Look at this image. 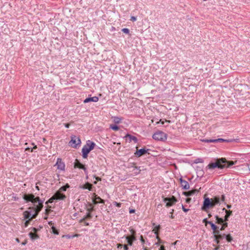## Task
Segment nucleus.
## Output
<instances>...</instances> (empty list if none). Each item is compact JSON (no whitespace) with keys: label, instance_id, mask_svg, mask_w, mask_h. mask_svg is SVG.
<instances>
[{"label":"nucleus","instance_id":"19","mask_svg":"<svg viewBox=\"0 0 250 250\" xmlns=\"http://www.w3.org/2000/svg\"><path fill=\"white\" fill-rule=\"evenodd\" d=\"M214 206L216 205L219 204L220 202V199L218 196H215L213 198H211Z\"/></svg>","mask_w":250,"mask_h":250},{"label":"nucleus","instance_id":"33","mask_svg":"<svg viewBox=\"0 0 250 250\" xmlns=\"http://www.w3.org/2000/svg\"><path fill=\"white\" fill-rule=\"evenodd\" d=\"M225 237L229 242H230L232 240V238L230 234L225 235Z\"/></svg>","mask_w":250,"mask_h":250},{"label":"nucleus","instance_id":"6","mask_svg":"<svg viewBox=\"0 0 250 250\" xmlns=\"http://www.w3.org/2000/svg\"><path fill=\"white\" fill-rule=\"evenodd\" d=\"M214 207V205L213 204L211 199L209 198H205L203 206L202 207V210L207 211L208 209L209 208H212Z\"/></svg>","mask_w":250,"mask_h":250},{"label":"nucleus","instance_id":"61","mask_svg":"<svg viewBox=\"0 0 250 250\" xmlns=\"http://www.w3.org/2000/svg\"><path fill=\"white\" fill-rule=\"evenodd\" d=\"M170 217L171 219H173L174 218V216L173 215V214H171V215L170 216Z\"/></svg>","mask_w":250,"mask_h":250},{"label":"nucleus","instance_id":"37","mask_svg":"<svg viewBox=\"0 0 250 250\" xmlns=\"http://www.w3.org/2000/svg\"><path fill=\"white\" fill-rule=\"evenodd\" d=\"M213 233L214 234V238L216 236L220 234V231L218 230V229H215V230H213Z\"/></svg>","mask_w":250,"mask_h":250},{"label":"nucleus","instance_id":"42","mask_svg":"<svg viewBox=\"0 0 250 250\" xmlns=\"http://www.w3.org/2000/svg\"><path fill=\"white\" fill-rule=\"evenodd\" d=\"M32 220V218H30L29 220H26L24 223V227H27L29 224L30 223V221Z\"/></svg>","mask_w":250,"mask_h":250},{"label":"nucleus","instance_id":"57","mask_svg":"<svg viewBox=\"0 0 250 250\" xmlns=\"http://www.w3.org/2000/svg\"><path fill=\"white\" fill-rule=\"evenodd\" d=\"M190 200H191V199H190V198H187V199H186V202H187V203H189V202L190 201Z\"/></svg>","mask_w":250,"mask_h":250},{"label":"nucleus","instance_id":"28","mask_svg":"<svg viewBox=\"0 0 250 250\" xmlns=\"http://www.w3.org/2000/svg\"><path fill=\"white\" fill-rule=\"evenodd\" d=\"M140 171L141 170L139 168H138L137 167H134L132 170V172L136 175L139 174Z\"/></svg>","mask_w":250,"mask_h":250},{"label":"nucleus","instance_id":"63","mask_svg":"<svg viewBox=\"0 0 250 250\" xmlns=\"http://www.w3.org/2000/svg\"><path fill=\"white\" fill-rule=\"evenodd\" d=\"M30 149V148L29 147H27L25 148V151H28V150H29Z\"/></svg>","mask_w":250,"mask_h":250},{"label":"nucleus","instance_id":"36","mask_svg":"<svg viewBox=\"0 0 250 250\" xmlns=\"http://www.w3.org/2000/svg\"><path fill=\"white\" fill-rule=\"evenodd\" d=\"M222 226L221 228H220V230H224L227 227H228V223L225 222L222 224Z\"/></svg>","mask_w":250,"mask_h":250},{"label":"nucleus","instance_id":"21","mask_svg":"<svg viewBox=\"0 0 250 250\" xmlns=\"http://www.w3.org/2000/svg\"><path fill=\"white\" fill-rule=\"evenodd\" d=\"M223 210H225L226 211V214L225 216V221H228V218H229V217L232 214V211H230V210H226L225 208H224L223 209Z\"/></svg>","mask_w":250,"mask_h":250},{"label":"nucleus","instance_id":"15","mask_svg":"<svg viewBox=\"0 0 250 250\" xmlns=\"http://www.w3.org/2000/svg\"><path fill=\"white\" fill-rule=\"evenodd\" d=\"M227 141V140H225L222 138H219L218 139H207V140H203V142H206V143H216V142H225Z\"/></svg>","mask_w":250,"mask_h":250},{"label":"nucleus","instance_id":"29","mask_svg":"<svg viewBox=\"0 0 250 250\" xmlns=\"http://www.w3.org/2000/svg\"><path fill=\"white\" fill-rule=\"evenodd\" d=\"M94 210V207L91 204H89L88 207L87 208V211L88 212H91Z\"/></svg>","mask_w":250,"mask_h":250},{"label":"nucleus","instance_id":"12","mask_svg":"<svg viewBox=\"0 0 250 250\" xmlns=\"http://www.w3.org/2000/svg\"><path fill=\"white\" fill-rule=\"evenodd\" d=\"M148 150V149L146 150L145 148H142L139 150H137L135 153V155L136 157H140L146 153Z\"/></svg>","mask_w":250,"mask_h":250},{"label":"nucleus","instance_id":"8","mask_svg":"<svg viewBox=\"0 0 250 250\" xmlns=\"http://www.w3.org/2000/svg\"><path fill=\"white\" fill-rule=\"evenodd\" d=\"M81 143V141L80 138L76 136H73L71 137V139L69 142V145L74 148H76Z\"/></svg>","mask_w":250,"mask_h":250},{"label":"nucleus","instance_id":"38","mask_svg":"<svg viewBox=\"0 0 250 250\" xmlns=\"http://www.w3.org/2000/svg\"><path fill=\"white\" fill-rule=\"evenodd\" d=\"M130 233H131V236H134V237H136L135 236V235H136V231L134 229H131L129 230Z\"/></svg>","mask_w":250,"mask_h":250},{"label":"nucleus","instance_id":"11","mask_svg":"<svg viewBox=\"0 0 250 250\" xmlns=\"http://www.w3.org/2000/svg\"><path fill=\"white\" fill-rule=\"evenodd\" d=\"M74 167L75 168L78 167L80 169H83L84 171L85 174L86 175L87 174V170L86 168L85 167L84 165H83L82 164H81L80 162V161L77 159H76L75 162L74 163Z\"/></svg>","mask_w":250,"mask_h":250},{"label":"nucleus","instance_id":"17","mask_svg":"<svg viewBox=\"0 0 250 250\" xmlns=\"http://www.w3.org/2000/svg\"><path fill=\"white\" fill-rule=\"evenodd\" d=\"M125 238L127 240L128 245L129 246H132L133 242L136 240V237L134 236H126Z\"/></svg>","mask_w":250,"mask_h":250},{"label":"nucleus","instance_id":"52","mask_svg":"<svg viewBox=\"0 0 250 250\" xmlns=\"http://www.w3.org/2000/svg\"><path fill=\"white\" fill-rule=\"evenodd\" d=\"M64 126H65V127L66 128H69V126H70V124L69 123H67V124H64Z\"/></svg>","mask_w":250,"mask_h":250},{"label":"nucleus","instance_id":"27","mask_svg":"<svg viewBox=\"0 0 250 250\" xmlns=\"http://www.w3.org/2000/svg\"><path fill=\"white\" fill-rule=\"evenodd\" d=\"M69 187V186L68 185V184H66V185L64 186H62V187L59 190H58L60 192H62V191H66L67 188H68Z\"/></svg>","mask_w":250,"mask_h":250},{"label":"nucleus","instance_id":"43","mask_svg":"<svg viewBox=\"0 0 250 250\" xmlns=\"http://www.w3.org/2000/svg\"><path fill=\"white\" fill-rule=\"evenodd\" d=\"M113 205L116 206V207H117L118 208H120V207H121V206L122 205V204L120 203H117V202H113Z\"/></svg>","mask_w":250,"mask_h":250},{"label":"nucleus","instance_id":"45","mask_svg":"<svg viewBox=\"0 0 250 250\" xmlns=\"http://www.w3.org/2000/svg\"><path fill=\"white\" fill-rule=\"evenodd\" d=\"M51 209H48V208L46 209H45V214H46L47 216H48V214H49V213L51 212Z\"/></svg>","mask_w":250,"mask_h":250},{"label":"nucleus","instance_id":"5","mask_svg":"<svg viewBox=\"0 0 250 250\" xmlns=\"http://www.w3.org/2000/svg\"><path fill=\"white\" fill-rule=\"evenodd\" d=\"M152 138L157 141H165L167 138L166 134L161 131L155 132L153 135Z\"/></svg>","mask_w":250,"mask_h":250},{"label":"nucleus","instance_id":"34","mask_svg":"<svg viewBox=\"0 0 250 250\" xmlns=\"http://www.w3.org/2000/svg\"><path fill=\"white\" fill-rule=\"evenodd\" d=\"M110 128H111L112 129L115 131L118 130L119 129V127L115 125H110Z\"/></svg>","mask_w":250,"mask_h":250},{"label":"nucleus","instance_id":"16","mask_svg":"<svg viewBox=\"0 0 250 250\" xmlns=\"http://www.w3.org/2000/svg\"><path fill=\"white\" fill-rule=\"evenodd\" d=\"M98 100H99L98 97H97L96 96H94V97H89V98H86L83 101V103H88V102H97L98 101Z\"/></svg>","mask_w":250,"mask_h":250},{"label":"nucleus","instance_id":"59","mask_svg":"<svg viewBox=\"0 0 250 250\" xmlns=\"http://www.w3.org/2000/svg\"><path fill=\"white\" fill-rule=\"evenodd\" d=\"M32 229L35 232H36L38 230L37 229H36L35 228H33Z\"/></svg>","mask_w":250,"mask_h":250},{"label":"nucleus","instance_id":"46","mask_svg":"<svg viewBox=\"0 0 250 250\" xmlns=\"http://www.w3.org/2000/svg\"><path fill=\"white\" fill-rule=\"evenodd\" d=\"M182 209L183 210V211L184 212H187V211H188L189 210V209L186 208L183 205H182Z\"/></svg>","mask_w":250,"mask_h":250},{"label":"nucleus","instance_id":"35","mask_svg":"<svg viewBox=\"0 0 250 250\" xmlns=\"http://www.w3.org/2000/svg\"><path fill=\"white\" fill-rule=\"evenodd\" d=\"M51 229H52V232L54 234H57V235L59 234V231L55 228V227L52 226Z\"/></svg>","mask_w":250,"mask_h":250},{"label":"nucleus","instance_id":"41","mask_svg":"<svg viewBox=\"0 0 250 250\" xmlns=\"http://www.w3.org/2000/svg\"><path fill=\"white\" fill-rule=\"evenodd\" d=\"M123 32L125 34H129V30L128 28H123L122 29Z\"/></svg>","mask_w":250,"mask_h":250},{"label":"nucleus","instance_id":"1","mask_svg":"<svg viewBox=\"0 0 250 250\" xmlns=\"http://www.w3.org/2000/svg\"><path fill=\"white\" fill-rule=\"evenodd\" d=\"M23 198L27 202H31L33 204L35 210V214L31 217L32 219L35 218L40 211L43 208V202L40 199L39 197H35L33 194H25Z\"/></svg>","mask_w":250,"mask_h":250},{"label":"nucleus","instance_id":"14","mask_svg":"<svg viewBox=\"0 0 250 250\" xmlns=\"http://www.w3.org/2000/svg\"><path fill=\"white\" fill-rule=\"evenodd\" d=\"M92 185L88 182H87L84 185L80 186V188L83 189H88L89 190H92Z\"/></svg>","mask_w":250,"mask_h":250},{"label":"nucleus","instance_id":"44","mask_svg":"<svg viewBox=\"0 0 250 250\" xmlns=\"http://www.w3.org/2000/svg\"><path fill=\"white\" fill-rule=\"evenodd\" d=\"M209 222L210 221L207 220V218H205L203 220V223H205L206 226H207V224H209Z\"/></svg>","mask_w":250,"mask_h":250},{"label":"nucleus","instance_id":"7","mask_svg":"<svg viewBox=\"0 0 250 250\" xmlns=\"http://www.w3.org/2000/svg\"><path fill=\"white\" fill-rule=\"evenodd\" d=\"M214 207V205L213 204L211 199L209 198H205L203 206L202 207V210L207 211L208 209L209 208H212Z\"/></svg>","mask_w":250,"mask_h":250},{"label":"nucleus","instance_id":"18","mask_svg":"<svg viewBox=\"0 0 250 250\" xmlns=\"http://www.w3.org/2000/svg\"><path fill=\"white\" fill-rule=\"evenodd\" d=\"M225 234H219L217 236L214 238V242L216 243L217 244H218L220 242V240H222L225 237Z\"/></svg>","mask_w":250,"mask_h":250},{"label":"nucleus","instance_id":"4","mask_svg":"<svg viewBox=\"0 0 250 250\" xmlns=\"http://www.w3.org/2000/svg\"><path fill=\"white\" fill-rule=\"evenodd\" d=\"M66 198V196L64 194L62 193L61 192L58 191H57L55 194L50 198L47 202L46 203H52L54 200H63Z\"/></svg>","mask_w":250,"mask_h":250},{"label":"nucleus","instance_id":"23","mask_svg":"<svg viewBox=\"0 0 250 250\" xmlns=\"http://www.w3.org/2000/svg\"><path fill=\"white\" fill-rule=\"evenodd\" d=\"M125 137L127 138H128L129 139L130 141H133L135 143L137 142V141H138L137 138L134 136H132L130 134H127L125 136Z\"/></svg>","mask_w":250,"mask_h":250},{"label":"nucleus","instance_id":"55","mask_svg":"<svg viewBox=\"0 0 250 250\" xmlns=\"http://www.w3.org/2000/svg\"><path fill=\"white\" fill-rule=\"evenodd\" d=\"M160 250H165V247L164 246H161Z\"/></svg>","mask_w":250,"mask_h":250},{"label":"nucleus","instance_id":"49","mask_svg":"<svg viewBox=\"0 0 250 250\" xmlns=\"http://www.w3.org/2000/svg\"><path fill=\"white\" fill-rule=\"evenodd\" d=\"M140 240L143 244H144L145 243V240L144 239L142 235L141 236Z\"/></svg>","mask_w":250,"mask_h":250},{"label":"nucleus","instance_id":"13","mask_svg":"<svg viewBox=\"0 0 250 250\" xmlns=\"http://www.w3.org/2000/svg\"><path fill=\"white\" fill-rule=\"evenodd\" d=\"M180 183L181 187L183 188L185 190H187L189 189V185L188 183L186 181V180H183L182 178L180 179Z\"/></svg>","mask_w":250,"mask_h":250},{"label":"nucleus","instance_id":"60","mask_svg":"<svg viewBox=\"0 0 250 250\" xmlns=\"http://www.w3.org/2000/svg\"><path fill=\"white\" fill-rule=\"evenodd\" d=\"M134 211H135V210H134V209H131V210H130L129 211V212H130V213H134Z\"/></svg>","mask_w":250,"mask_h":250},{"label":"nucleus","instance_id":"24","mask_svg":"<svg viewBox=\"0 0 250 250\" xmlns=\"http://www.w3.org/2000/svg\"><path fill=\"white\" fill-rule=\"evenodd\" d=\"M216 218V223L218 224H222L224 222L225 220L223 218H219L218 216H215Z\"/></svg>","mask_w":250,"mask_h":250},{"label":"nucleus","instance_id":"39","mask_svg":"<svg viewBox=\"0 0 250 250\" xmlns=\"http://www.w3.org/2000/svg\"><path fill=\"white\" fill-rule=\"evenodd\" d=\"M95 199L99 201V202L100 203H103V204H104V201L101 199L100 197H95Z\"/></svg>","mask_w":250,"mask_h":250},{"label":"nucleus","instance_id":"22","mask_svg":"<svg viewBox=\"0 0 250 250\" xmlns=\"http://www.w3.org/2000/svg\"><path fill=\"white\" fill-rule=\"evenodd\" d=\"M160 229V226L158 225L157 226L155 229L153 230V231L154 232V233L158 235V230ZM157 239L158 240V241L160 243H162L161 240H160V238L158 237V236H157Z\"/></svg>","mask_w":250,"mask_h":250},{"label":"nucleus","instance_id":"56","mask_svg":"<svg viewBox=\"0 0 250 250\" xmlns=\"http://www.w3.org/2000/svg\"><path fill=\"white\" fill-rule=\"evenodd\" d=\"M37 148V146H34V147L32 148H31V152H32L33 151V149H36Z\"/></svg>","mask_w":250,"mask_h":250},{"label":"nucleus","instance_id":"50","mask_svg":"<svg viewBox=\"0 0 250 250\" xmlns=\"http://www.w3.org/2000/svg\"><path fill=\"white\" fill-rule=\"evenodd\" d=\"M124 250H128V248L127 245H125L124 246Z\"/></svg>","mask_w":250,"mask_h":250},{"label":"nucleus","instance_id":"26","mask_svg":"<svg viewBox=\"0 0 250 250\" xmlns=\"http://www.w3.org/2000/svg\"><path fill=\"white\" fill-rule=\"evenodd\" d=\"M29 236H30V238L32 239V240H35L36 239H37L39 238V236L38 234H35L32 232H30L29 234Z\"/></svg>","mask_w":250,"mask_h":250},{"label":"nucleus","instance_id":"62","mask_svg":"<svg viewBox=\"0 0 250 250\" xmlns=\"http://www.w3.org/2000/svg\"><path fill=\"white\" fill-rule=\"evenodd\" d=\"M173 212H174V209H172L171 210V212H170V213L171 214H173Z\"/></svg>","mask_w":250,"mask_h":250},{"label":"nucleus","instance_id":"31","mask_svg":"<svg viewBox=\"0 0 250 250\" xmlns=\"http://www.w3.org/2000/svg\"><path fill=\"white\" fill-rule=\"evenodd\" d=\"M236 163V161H235V162H233V161L227 162L226 161V164L227 163V166H226L225 167H229L232 166V165H233Z\"/></svg>","mask_w":250,"mask_h":250},{"label":"nucleus","instance_id":"40","mask_svg":"<svg viewBox=\"0 0 250 250\" xmlns=\"http://www.w3.org/2000/svg\"><path fill=\"white\" fill-rule=\"evenodd\" d=\"M92 217V215L91 214V212H88L86 216L83 218V220H84L85 219L88 218L90 219Z\"/></svg>","mask_w":250,"mask_h":250},{"label":"nucleus","instance_id":"9","mask_svg":"<svg viewBox=\"0 0 250 250\" xmlns=\"http://www.w3.org/2000/svg\"><path fill=\"white\" fill-rule=\"evenodd\" d=\"M177 201L176 198L172 196L171 198L166 197L164 199V202L166 203V207H169L172 206Z\"/></svg>","mask_w":250,"mask_h":250},{"label":"nucleus","instance_id":"3","mask_svg":"<svg viewBox=\"0 0 250 250\" xmlns=\"http://www.w3.org/2000/svg\"><path fill=\"white\" fill-rule=\"evenodd\" d=\"M226 160L225 158L217 159L215 162L209 163L208 167L209 169H214L215 168H223L226 167Z\"/></svg>","mask_w":250,"mask_h":250},{"label":"nucleus","instance_id":"53","mask_svg":"<svg viewBox=\"0 0 250 250\" xmlns=\"http://www.w3.org/2000/svg\"><path fill=\"white\" fill-rule=\"evenodd\" d=\"M94 177L97 180V181H101V179L98 177H96V176H94Z\"/></svg>","mask_w":250,"mask_h":250},{"label":"nucleus","instance_id":"51","mask_svg":"<svg viewBox=\"0 0 250 250\" xmlns=\"http://www.w3.org/2000/svg\"><path fill=\"white\" fill-rule=\"evenodd\" d=\"M225 197L224 195H222L221 196V201L224 202L225 201Z\"/></svg>","mask_w":250,"mask_h":250},{"label":"nucleus","instance_id":"30","mask_svg":"<svg viewBox=\"0 0 250 250\" xmlns=\"http://www.w3.org/2000/svg\"><path fill=\"white\" fill-rule=\"evenodd\" d=\"M113 118V122L115 124H119L121 122V119L118 117H114Z\"/></svg>","mask_w":250,"mask_h":250},{"label":"nucleus","instance_id":"54","mask_svg":"<svg viewBox=\"0 0 250 250\" xmlns=\"http://www.w3.org/2000/svg\"><path fill=\"white\" fill-rule=\"evenodd\" d=\"M123 247V245L122 244H118L117 245V248L119 249V248H121L122 247Z\"/></svg>","mask_w":250,"mask_h":250},{"label":"nucleus","instance_id":"20","mask_svg":"<svg viewBox=\"0 0 250 250\" xmlns=\"http://www.w3.org/2000/svg\"><path fill=\"white\" fill-rule=\"evenodd\" d=\"M198 191L197 189L189 190L188 191L184 192V194L187 196H191L197 193Z\"/></svg>","mask_w":250,"mask_h":250},{"label":"nucleus","instance_id":"58","mask_svg":"<svg viewBox=\"0 0 250 250\" xmlns=\"http://www.w3.org/2000/svg\"><path fill=\"white\" fill-rule=\"evenodd\" d=\"M48 224H49L50 226H52V225H53L54 224H53V223L52 221H50V222H49L48 223Z\"/></svg>","mask_w":250,"mask_h":250},{"label":"nucleus","instance_id":"47","mask_svg":"<svg viewBox=\"0 0 250 250\" xmlns=\"http://www.w3.org/2000/svg\"><path fill=\"white\" fill-rule=\"evenodd\" d=\"M130 20H131V21H136L137 20V19H136V18L135 17H134V16H132V17H131Z\"/></svg>","mask_w":250,"mask_h":250},{"label":"nucleus","instance_id":"25","mask_svg":"<svg viewBox=\"0 0 250 250\" xmlns=\"http://www.w3.org/2000/svg\"><path fill=\"white\" fill-rule=\"evenodd\" d=\"M23 215H24V219H28V220H29L31 217V213L28 211H24L23 212Z\"/></svg>","mask_w":250,"mask_h":250},{"label":"nucleus","instance_id":"2","mask_svg":"<svg viewBox=\"0 0 250 250\" xmlns=\"http://www.w3.org/2000/svg\"><path fill=\"white\" fill-rule=\"evenodd\" d=\"M95 146V144L94 142L90 140L87 141L86 144L83 146L82 150L83 158H86L87 157L88 154L90 151L94 149Z\"/></svg>","mask_w":250,"mask_h":250},{"label":"nucleus","instance_id":"64","mask_svg":"<svg viewBox=\"0 0 250 250\" xmlns=\"http://www.w3.org/2000/svg\"><path fill=\"white\" fill-rule=\"evenodd\" d=\"M247 166L249 167V169L250 171V164H247Z\"/></svg>","mask_w":250,"mask_h":250},{"label":"nucleus","instance_id":"48","mask_svg":"<svg viewBox=\"0 0 250 250\" xmlns=\"http://www.w3.org/2000/svg\"><path fill=\"white\" fill-rule=\"evenodd\" d=\"M93 203L94 204H97L98 203H99V201H97V200L95 198V199H93Z\"/></svg>","mask_w":250,"mask_h":250},{"label":"nucleus","instance_id":"32","mask_svg":"<svg viewBox=\"0 0 250 250\" xmlns=\"http://www.w3.org/2000/svg\"><path fill=\"white\" fill-rule=\"evenodd\" d=\"M209 224L211 226V228L213 230H215V229H218V227L211 221L209 222Z\"/></svg>","mask_w":250,"mask_h":250},{"label":"nucleus","instance_id":"10","mask_svg":"<svg viewBox=\"0 0 250 250\" xmlns=\"http://www.w3.org/2000/svg\"><path fill=\"white\" fill-rule=\"evenodd\" d=\"M55 165L57 166L58 169L62 171L64 170L65 166L64 163L62 162L61 158L57 159V161Z\"/></svg>","mask_w":250,"mask_h":250}]
</instances>
